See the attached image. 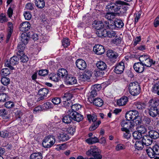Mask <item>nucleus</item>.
<instances>
[{"label":"nucleus","mask_w":159,"mask_h":159,"mask_svg":"<svg viewBox=\"0 0 159 159\" xmlns=\"http://www.w3.org/2000/svg\"><path fill=\"white\" fill-rule=\"evenodd\" d=\"M104 22L103 23L101 21H98L94 23L93 27L97 30H99L104 27Z\"/></svg>","instance_id":"nucleus-25"},{"label":"nucleus","mask_w":159,"mask_h":159,"mask_svg":"<svg viewBox=\"0 0 159 159\" xmlns=\"http://www.w3.org/2000/svg\"><path fill=\"white\" fill-rule=\"evenodd\" d=\"M62 45L64 48H66L70 44L69 40L68 38L64 39L62 41Z\"/></svg>","instance_id":"nucleus-57"},{"label":"nucleus","mask_w":159,"mask_h":159,"mask_svg":"<svg viewBox=\"0 0 159 159\" xmlns=\"http://www.w3.org/2000/svg\"><path fill=\"white\" fill-rule=\"evenodd\" d=\"M125 148V145L121 143L118 144L116 146V150L117 151H119L122 150H124Z\"/></svg>","instance_id":"nucleus-61"},{"label":"nucleus","mask_w":159,"mask_h":159,"mask_svg":"<svg viewBox=\"0 0 159 159\" xmlns=\"http://www.w3.org/2000/svg\"><path fill=\"white\" fill-rule=\"evenodd\" d=\"M124 68V63L121 61L116 65L114 70V71L116 74H120L123 72Z\"/></svg>","instance_id":"nucleus-10"},{"label":"nucleus","mask_w":159,"mask_h":159,"mask_svg":"<svg viewBox=\"0 0 159 159\" xmlns=\"http://www.w3.org/2000/svg\"><path fill=\"white\" fill-rule=\"evenodd\" d=\"M114 22V24L115 25V29L116 28H121L124 25V24L121 20L117 19L115 20Z\"/></svg>","instance_id":"nucleus-36"},{"label":"nucleus","mask_w":159,"mask_h":159,"mask_svg":"<svg viewBox=\"0 0 159 159\" xmlns=\"http://www.w3.org/2000/svg\"><path fill=\"white\" fill-rule=\"evenodd\" d=\"M93 104L98 107H101L103 104V100L100 98H96L93 100Z\"/></svg>","instance_id":"nucleus-27"},{"label":"nucleus","mask_w":159,"mask_h":159,"mask_svg":"<svg viewBox=\"0 0 159 159\" xmlns=\"http://www.w3.org/2000/svg\"><path fill=\"white\" fill-rule=\"evenodd\" d=\"M76 65L77 67L80 70H84L87 67L86 62L84 60L81 59H79L76 60Z\"/></svg>","instance_id":"nucleus-14"},{"label":"nucleus","mask_w":159,"mask_h":159,"mask_svg":"<svg viewBox=\"0 0 159 159\" xmlns=\"http://www.w3.org/2000/svg\"><path fill=\"white\" fill-rule=\"evenodd\" d=\"M49 77L50 80L55 82L58 81L59 78L58 74L56 75L54 73L51 74L49 75Z\"/></svg>","instance_id":"nucleus-47"},{"label":"nucleus","mask_w":159,"mask_h":159,"mask_svg":"<svg viewBox=\"0 0 159 159\" xmlns=\"http://www.w3.org/2000/svg\"><path fill=\"white\" fill-rule=\"evenodd\" d=\"M158 103L153 100H151L148 103V110L149 115L155 117L158 115L159 111L157 107Z\"/></svg>","instance_id":"nucleus-2"},{"label":"nucleus","mask_w":159,"mask_h":159,"mask_svg":"<svg viewBox=\"0 0 159 159\" xmlns=\"http://www.w3.org/2000/svg\"><path fill=\"white\" fill-rule=\"evenodd\" d=\"M66 82L68 84L72 85L77 83V80L75 77L68 75L66 78Z\"/></svg>","instance_id":"nucleus-17"},{"label":"nucleus","mask_w":159,"mask_h":159,"mask_svg":"<svg viewBox=\"0 0 159 159\" xmlns=\"http://www.w3.org/2000/svg\"><path fill=\"white\" fill-rule=\"evenodd\" d=\"M117 15L116 13H114L112 12L107 13L105 16V17L108 20H111L115 18V16Z\"/></svg>","instance_id":"nucleus-39"},{"label":"nucleus","mask_w":159,"mask_h":159,"mask_svg":"<svg viewBox=\"0 0 159 159\" xmlns=\"http://www.w3.org/2000/svg\"><path fill=\"white\" fill-rule=\"evenodd\" d=\"M137 129L141 134L145 133L147 131L146 128L143 125H140L137 127Z\"/></svg>","instance_id":"nucleus-43"},{"label":"nucleus","mask_w":159,"mask_h":159,"mask_svg":"<svg viewBox=\"0 0 159 159\" xmlns=\"http://www.w3.org/2000/svg\"><path fill=\"white\" fill-rule=\"evenodd\" d=\"M144 145L142 140L137 141L135 144V148L139 150H142Z\"/></svg>","instance_id":"nucleus-32"},{"label":"nucleus","mask_w":159,"mask_h":159,"mask_svg":"<svg viewBox=\"0 0 159 159\" xmlns=\"http://www.w3.org/2000/svg\"><path fill=\"white\" fill-rule=\"evenodd\" d=\"M116 36V33L113 30L107 31V37L109 38H112Z\"/></svg>","instance_id":"nucleus-54"},{"label":"nucleus","mask_w":159,"mask_h":159,"mask_svg":"<svg viewBox=\"0 0 159 159\" xmlns=\"http://www.w3.org/2000/svg\"><path fill=\"white\" fill-rule=\"evenodd\" d=\"M70 138L68 135L66 133H62L60 134L59 139L62 141H66L68 140Z\"/></svg>","instance_id":"nucleus-37"},{"label":"nucleus","mask_w":159,"mask_h":159,"mask_svg":"<svg viewBox=\"0 0 159 159\" xmlns=\"http://www.w3.org/2000/svg\"><path fill=\"white\" fill-rule=\"evenodd\" d=\"M86 154L88 156H93L95 159H101L102 158L100 150L95 146H91L90 149L86 152Z\"/></svg>","instance_id":"nucleus-3"},{"label":"nucleus","mask_w":159,"mask_h":159,"mask_svg":"<svg viewBox=\"0 0 159 159\" xmlns=\"http://www.w3.org/2000/svg\"><path fill=\"white\" fill-rule=\"evenodd\" d=\"M28 60L27 56L25 55L23 51H20V62L25 63Z\"/></svg>","instance_id":"nucleus-42"},{"label":"nucleus","mask_w":159,"mask_h":159,"mask_svg":"<svg viewBox=\"0 0 159 159\" xmlns=\"http://www.w3.org/2000/svg\"><path fill=\"white\" fill-rule=\"evenodd\" d=\"M13 65L10 59L9 60H7L5 62L4 66L8 67L11 70L14 69V68L13 67Z\"/></svg>","instance_id":"nucleus-49"},{"label":"nucleus","mask_w":159,"mask_h":159,"mask_svg":"<svg viewBox=\"0 0 159 159\" xmlns=\"http://www.w3.org/2000/svg\"><path fill=\"white\" fill-rule=\"evenodd\" d=\"M122 131L125 132L123 133V137L124 138L128 139L130 138L131 135V134L130 133L129 130L128 129H127L125 131Z\"/></svg>","instance_id":"nucleus-51"},{"label":"nucleus","mask_w":159,"mask_h":159,"mask_svg":"<svg viewBox=\"0 0 159 159\" xmlns=\"http://www.w3.org/2000/svg\"><path fill=\"white\" fill-rule=\"evenodd\" d=\"M114 22L111 20L110 22L108 21H104V27L107 29H115V25L114 24Z\"/></svg>","instance_id":"nucleus-23"},{"label":"nucleus","mask_w":159,"mask_h":159,"mask_svg":"<svg viewBox=\"0 0 159 159\" xmlns=\"http://www.w3.org/2000/svg\"><path fill=\"white\" fill-rule=\"evenodd\" d=\"M135 105L136 108L139 110H143L146 107V105L145 103L140 102H136Z\"/></svg>","instance_id":"nucleus-34"},{"label":"nucleus","mask_w":159,"mask_h":159,"mask_svg":"<svg viewBox=\"0 0 159 159\" xmlns=\"http://www.w3.org/2000/svg\"><path fill=\"white\" fill-rule=\"evenodd\" d=\"M55 140L54 137L48 136L45 137L42 143L43 147L45 148H49L52 146L55 143Z\"/></svg>","instance_id":"nucleus-8"},{"label":"nucleus","mask_w":159,"mask_h":159,"mask_svg":"<svg viewBox=\"0 0 159 159\" xmlns=\"http://www.w3.org/2000/svg\"><path fill=\"white\" fill-rule=\"evenodd\" d=\"M8 98L7 95L6 93H2L0 94V101L4 102L8 100Z\"/></svg>","instance_id":"nucleus-53"},{"label":"nucleus","mask_w":159,"mask_h":159,"mask_svg":"<svg viewBox=\"0 0 159 159\" xmlns=\"http://www.w3.org/2000/svg\"><path fill=\"white\" fill-rule=\"evenodd\" d=\"M73 97V95L72 94L68 92L65 93L62 96V98L63 100L69 101Z\"/></svg>","instance_id":"nucleus-41"},{"label":"nucleus","mask_w":159,"mask_h":159,"mask_svg":"<svg viewBox=\"0 0 159 159\" xmlns=\"http://www.w3.org/2000/svg\"><path fill=\"white\" fill-rule=\"evenodd\" d=\"M152 91L159 95V81L156 82L153 84Z\"/></svg>","instance_id":"nucleus-31"},{"label":"nucleus","mask_w":159,"mask_h":159,"mask_svg":"<svg viewBox=\"0 0 159 159\" xmlns=\"http://www.w3.org/2000/svg\"><path fill=\"white\" fill-rule=\"evenodd\" d=\"M86 142L89 144L99 143L98 138L96 137H91L86 140Z\"/></svg>","instance_id":"nucleus-30"},{"label":"nucleus","mask_w":159,"mask_h":159,"mask_svg":"<svg viewBox=\"0 0 159 159\" xmlns=\"http://www.w3.org/2000/svg\"><path fill=\"white\" fill-rule=\"evenodd\" d=\"M35 2L36 6L39 8H43L45 5L43 0H37Z\"/></svg>","instance_id":"nucleus-40"},{"label":"nucleus","mask_w":159,"mask_h":159,"mask_svg":"<svg viewBox=\"0 0 159 159\" xmlns=\"http://www.w3.org/2000/svg\"><path fill=\"white\" fill-rule=\"evenodd\" d=\"M30 24L28 22H24L20 25V31L25 32L28 31L30 29Z\"/></svg>","instance_id":"nucleus-19"},{"label":"nucleus","mask_w":159,"mask_h":159,"mask_svg":"<svg viewBox=\"0 0 159 159\" xmlns=\"http://www.w3.org/2000/svg\"><path fill=\"white\" fill-rule=\"evenodd\" d=\"M139 60L144 66L147 67H150L152 64L155 63V61H153L149 56L146 55L141 56L139 57Z\"/></svg>","instance_id":"nucleus-5"},{"label":"nucleus","mask_w":159,"mask_h":159,"mask_svg":"<svg viewBox=\"0 0 159 159\" xmlns=\"http://www.w3.org/2000/svg\"><path fill=\"white\" fill-rule=\"evenodd\" d=\"M146 152L150 157H154L156 155H159V146L155 145L152 148L149 147L146 150Z\"/></svg>","instance_id":"nucleus-7"},{"label":"nucleus","mask_w":159,"mask_h":159,"mask_svg":"<svg viewBox=\"0 0 159 159\" xmlns=\"http://www.w3.org/2000/svg\"><path fill=\"white\" fill-rule=\"evenodd\" d=\"M139 112L138 111L134 110L127 112L126 113L125 118L127 120L131 121L141 120L140 117L138 116Z\"/></svg>","instance_id":"nucleus-6"},{"label":"nucleus","mask_w":159,"mask_h":159,"mask_svg":"<svg viewBox=\"0 0 159 159\" xmlns=\"http://www.w3.org/2000/svg\"><path fill=\"white\" fill-rule=\"evenodd\" d=\"M48 92V89L46 88H43L39 90L38 91V94L39 95H42L43 96L46 97L47 96Z\"/></svg>","instance_id":"nucleus-38"},{"label":"nucleus","mask_w":159,"mask_h":159,"mask_svg":"<svg viewBox=\"0 0 159 159\" xmlns=\"http://www.w3.org/2000/svg\"><path fill=\"white\" fill-rule=\"evenodd\" d=\"M44 110L52 108L53 105L49 102H46L42 105Z\"/></svg>","instance_id":"nucleus-44"},{"label":"nucleus","mask_w":159,"mask_h":159,"mask_svg":"<svg viewBox=\"0 0 159 159\" xmlns=\"http://www.w3.org/2000/svg\"><path fill=\"white\" fill-rule=\"evenodd\" d=\"M93 51L98 55H101L104 53L105 51L104 47L98 44L94 47Z\"/></svg>","instance_id":"nucleus-15"},{"label":"nucleus","mask_w":159,"mask_h":159,"mask_svg":"<svg viewBox=\"0 0 159 159\" xmlns=\"http://www.w3.org/2000/svg\"><path fill=\"white\" fill-rule=\"evenodd\" d=\"M87 118L88 119L89 121H92L93 123L96 122L97 118V116L94 115H87Z\"/></svg>","instance_id":"nucleus-52"},{"label":"nucleus","mask_w":159,"mask_h":159,"mask_svg":"<svg viewBox=\"0 0 159 159\" xmlns=\"http://www.w3.org/2000/svg\"><path fill=\"white\" fill-rule=\"evenodd\" d=\"M107 55L109 58L111 59H116L118 55L117 53L112 50H109L107 52Z\"/></svg>","instance_id":"nucleus-16"},{"label":"nucleus","mask_w":159,"mask_h":159,"mask_svg":"<svg viewBox=\"0 0 159 159\" xmlns=\"http://www.w3.org/2000/svg\"><path fill=\"white\" fill-rule=\"evenodd\" d=\"M72 120V118L71 116V113L70 112L68 115L64 116L62 119V121L66 124H69Z\"/></svg>","instance_id":"nucleus-22"},{"label":"nucleus","mask_w":159,"mask_h":159,"mask_svg":"<svg viewBox=\"0 0 159 159\" xmlns=\"http://www.w3.org/2000/svg\"><path fill=\"white\" fill-rule=\"evenodd\" d=\"M72 120L79 122L83 119V116L77 112L71 111Z\"/></svg>","instance_id":"nucleus-13"},{"label":"nucleus","mask_w":159,"mask_h":159,"mask_svg":"<svg viewBox=\"0 0 159 159\" xmlns=\"http://www.w3.org/2000/svg\"><path fill=\"white\" fill-rule=\"evenodd\" d=\"M52 102L55 105H58L61 102V99L58 97H55L52 98Z\"/></svg>","instance_id":"nucleus-60"},{"label":"nucleus","mask_w":159,"mask_h":159,"mask_svg":"<svg viewBox=\"0 0 159 159\" xmlns=\"http://www.w3.org/2000/svg\"><path fill=\"white\" fill-rule=\"evenodd\" d=\"M130 121L127 120H122L121 122V125L122 127L121 128L122 131H125L128 129L129 125V124Z\"/></svg>","instance_id":"nucleus-26"},{"label":"nucleus","mask_w":159,"mask_h":159,"mask_svg":"<svg viewBox=\"0 0 159 159\" xmlns=\"http://www.w3.org/2000/svg\"><path fill=\"white\" fill-rule=\"evenodd\" d=\"M115 37V39L112 40V42L113 43L117 45L121 42V39L120 37H118L116 36Z\"/></svg>","instance_id":"nucleus-62"},{"label":"nucleus","mask_w":159,"mask_h":159,"mask_svg":"<svg viewBox=\"0 0 159 159\" xmlns=\"http://www.w3.org/2000/svg\"><path fill=\"white\" fill-rule=\"evenodd\" d=\"M1 83L4 85H8L10 83V79L7 77H3L1 80Z\"/></svg>","instance_id":"nucleus-50"},{"label":"nucleus","mask_w":159,"mask_h":159,"mask_svg":"<svg viewBox=\"0 0 159 159\" xmlns=\"http://www.w3.org/2000/svg\"><path fill=\"white\" fill-rule=\"evenodd\" d=\"M59 77H61L62 78H66V77L68 75L67 71L63 68L59 69L57 71V73Z\"/></svg>","instance_id":"nucleus-18"},{"label":"nucleus","mask_w":159,"mask_h":159,"mask_svg":"<svg viewBox=\"0 0 159 159\" xmlns=\"http://www.w3.org/2000/svg\"><path fill=\"white\" fill-rule=\"evenodd\" d=\"M68 101L64 100L62 102V106L66 108H68L69 107H70L72 105L70 101L68 102Z\"/></svg>","instance_id":"nucleus-58"},{"label":"nucleus","mask_w":159,"mask_h":159,"mask_svg":"<svg viewBox=\"0 0 159 159\" xmlns=\"http://www.w3.org/2000/svg\"><path fill=\"white\" fill-rule=\"evenodd\" d=\"M71 108L72 110V111L76 112V111L80 109L81 107V105L79 104H75L73 105H72Z\"/></svg>","instance_id":"nucleus-56"},{"label":"nucleus","mask_w":159,"mask_h":159,"mask_svg":"<svg viewBox=\"0 0 159 159\" xmlns=\"http://www.w3.org/2000/svg\"><path fill=\"white\" fill-rule=\"evenodd\" d=\"M79 81L80 83L81 82H84L89 80V79H88V78H87L86 76V77L85 75L84 74L80 75L79 77Z\"/></svg>","instance_id":"nucleus-63"},{"label":"nucleus","mask_w":159,"mask_h":159,"mask_svg":"<svg viewBox=\"0 0 159 159\" xmlns=\"http://www.w3.org/2000/svg\"><path fill=\"white\" fill-rule=\"evenodd\" d=\"M128 101V99L127 97L125 96L117 100V104L119 106H123L126 104Z\"/></svg>","instance_id":"nucleus-24"},{"label":"nucleus","mask_w":159,"mask_h":159,"mask_svg":"<svg viewBox=\"0 0 159 159\" xmlns=\"http://www.w3.org/2000/svg\"><path fill=\"white\" fill-rule=\"evenodd\" d=\"M130 93L134 96L139 94L141 91V88L139 84L137 82H132L129 85Z\"/></svg>","instance_id":"nucleus-4"},{"label":"nucleus","mask_w":159,"mask_h":159,"mask_svg":"<svg viewBox=\"0 0 159 159\" xmlns=\"http://www.w3.org/2000/svg\"><path fill=\"white\" fill-rule=\"evenodd\" d=\"M42 156L40 152H35L31 154L30 157V159H42Z\"/></svg>","instance_id":"nucleus-33"},{"label":"nucleus","mask_w":159,"mask_h":159,"mask_svg":"<svg viewBox=\"0 0 159 159\" xmlns=\"http://www.w3.org/2000/svg\"><path fill=\"white\" fill-rule=\"evenodd\" d=\"M128 3L124 1H118L115 3H110L106 6V9H108L110 11L114 13L119 14L123 12V5H126Z\"/></svg>","instance_id":"nucleus-1"},{"label":"nucleus","mask_w":159,"mask_h":159,"mask_svg":"<svg viewBox=\"0 0 159 159\" xmlns=\"http://www.w3.org/2000/svg\"><path fill=\"white\" fill-rule=\"evenodd\" d=\"M143 143L146 146L151 145L152 142V140L148 135L142 137V139Z\"/></svg>","instance_id":"nucleus-21"},{"label":"nucleus","mask_w":159,"mask_h":159,"mask_svg":"<svg viewBox=\"0 0 159 159\" xmlns=\"http://www.w3.org/2000/svg\"><path fill=\"white\" fill-rule=\"evenodd\" d=\"M133 136L134 139H140L142 137V134L141 133L137 131H134L132 134Z\"/></svg>","instance_id":"nucleus-48"},{"label":"nucleus","mask_w":159,"mask_h":159,"mask_svg":"<svg viewBox=\"0 0 159 159\" xmlns=\"http://www.w3.org/2000/svg\"><path fill=\"white\" fill-rule=\"evenodd\" d=\"M96 33L98 37H106L107 31L105 29H102L100 30H97Z\"/></svg>","instance_id":"nucleus-29"},{"label":"nucleus","mask_w":159,"mask_h":159,"mask_svg":"<svg viewBox=\"0 0 159 159\" xmlns=\"http://www.w3.org/2000/svg\"><path fill=\"white\" fill-rule=\"evenodd\" d=\"M34 98L33 95H30L27 98V101L29 107L32 106L34 103Z\"/></svg>","instance_id":"nucleus-35"},{"label":"nucleus","mask_w":159,"mask_h":159,"mask_svg":"<svg viewBox=\"0 0 159 159\" xmlns=\"http://www.w3.org/2000/svg\"><path fill=\"white\" fill-rule=\"evenodd\" d=\"M97 67L101 71L104 70L107 68V66L105 62L102 61H98L96 63Z\"/></svg>","instance_id":"nucleus-28"},{"label":"nucleus","mask_w":159,"mask_h":159,"mask_svg":"<svg viewBox=\"0 0 159 159\" xmlns=\"http://www.w3.org/2000/svg\"><path fill=\"white\" fill-rule=\"evenodd\" d=\"M10 74V71L7 68H3L1 71V74L4 76H7Z\"/></svg>","instance_id":"nucleus-59"},{"label":"nucleus","mask_w":159,"mask_h":159,"mask_svg":"<svg viewBox=\"0 0 159 159\" xmlns=\"http://www.w3.org/2000/svg\"><path fill=\"white\" fill-rule=\"evenodd\" d=\"M11 62L13 65H16L19 63V57L14 56L10 59Z\"/></svg>","instance_id":"nucleus-46"},{"label":"nucleus","mask_w":159,"mask_h":159,"mask_svg":"<svg viewBox=\"0 0 159 159\" xmlns=\"http://www.w3.org/2000/svg\"><path fill=\"white\" fill-rule=\"evenodd\" d=\"M8 132L6 130H4L2 131H0V136L2 138H6L8 136Z\"/></svg>","instance_id":"nucleus-64"},{"label":"nucleus","mask_w":159,"mask_h":159,"mask_svg":"<svg viewBox=\"0 0 159 159\" xmlns=\"http://www.w3.org/2000/svg\"><path fill=\"white\" fill-rule=\"evenodd\" d=\"M30 37L25 32H23L20 35V46H21L22 49L23 50L25 48V45L28 43Z\"/></svg>","instance_id":"nucleus-9"},{"label":"nucleus","mask_w":159,"mask_h":159,"mask_svg":"<svg viewBox=\"0 0 159 159\" xmlns=\"http://www.w3.org/2000/svg\"><path fill=\"white\" fill-rule=\"evenodd\" d=\"M141 122V120L131 121H130L129 124V125L128 129L131 132H133L135 130V129H137L136 127L137 125H139Z\"/></svg>","instance_id":"nucleus-12"},{"label":"nucleus","mask_w":159,"mask_h":159,"mask_svg":"<svg viewBox=\"0 0 159 159\" xmlns=\"http://www.w3.org/2000/svg\"><path fill=\"white\" fill-rule=\"evenodd\" d=\"M133 67L134 70L137 73H142L144 70V66L140 61L135 63Z\"/></svg>","instance_id":"nucleus-11"},{"label":"nucleus","mask_w":159,"mask_h":159,"mask_svg":"<svg viewBox=\"0 0 159 159\" xmlns=\"http://www.w3.org/2000/svg\"><path fill=\"white\" fill-rule=\"evenodd\" d=\"M75 127H76L74 126L68 127L67 130L68 133L71 135H73L75 131Z\"/></svg>","instance_id":"nucleus-55"},{"label":"nucleus","mask_w":159,"mask_h":159,"mask_svg":"<svg viewBox=\"0 0 159 159\" xmlns=\"http://www.w3.org/2000/svg\"><path fill=\"white\" fill-rule=\"evenodd\" d=\"M101 123V121L98 120L96 122L93 123L90 127L89 129L90 131H93L95 130Z\"/></svg>","instance_id":"nucleus-45"},{"label":"nucleus","mask_w":159,"mask_h":159,"mask_svg":"<svg viewBox=\"0 0 159 159\" xmlns=\"http://www.w3.org/2000/svg\"><path fill=\"white\" fill-rule=\"evenodd\" d=\"M149 136L152 139H157L159 138V134L155 130H151L148 132Z\"/></svg>","instance_id":"nucleus-20"}]
</instances>
